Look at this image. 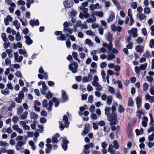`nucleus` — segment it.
Wrapping results in <instances>:
<instances>
[{"mask_svg": "<svg viewBox=\"0 0 154 154\" xmlns=\"http://www.w3.org/2000/svg\"><path fill=\"white\" fill-rule=\"evenodd\" d=\"M8 143L2 141H0V146H8Z\"/></svg>", "mask_w": 154, "mask_h": 154, "instance_id": "nucleus-38", "label": "nucleus"}, {"mask_svg": "<svg viewBox=\"0 0 154 154\" xmlns=\"http://www.w3.org/2000/svg\"><path fill=\"white\" fill-rule=\"evenodd\" d=\"M4 45L5 48L7 49L8 47L10 46V44L9 42H8V43L7 42H5L4 44Z\"/></svg>", "mask_w": 154, "mask_h": 154, "instance_id": "nucleus-62", "label": "nucleus"}, {"mask_svg": "<svg viewBox=\"0 0 154 154\" xmlns=\"http://www.w3.org/2000/svg\"><path fill=\"white\" fill-rule=\"evenodd\" d=\"M154 138V133H152V134L149 136L148 139L149 141H152L153 140Z\"/></svg>", "mask_w": 154, "mask_h": 154, "instance_id": "nucleus-45", "label": "nucleus"}, {"mask_svg": "<svg viewBox=\"0 0 154 154\" xmlns=\"http://www.w3.org/2000/svg\"><path fill=\"white\" fill-rule=\"evenodd\" d=\"M107 103L109 105H110L112 102V97L111 96H109L107 97Z\"/></svg>", "mask_w": 154, "mask_h": 154, "instance_id": "nucleus-27", "label": "nucleus"}, {"mask_svg": "<svg viewBox=\"0 0 154 154\" xmlns=\"http://www.w3.org/2000/svg\"><path fill=\"white\" fill-rule=\"evenodd\" d=\"M80 10L83 13L80 12L79 15V17L82 19H83L84 17L87 18L89 17L90 15L88 13V9L84 7L80 6L79 7Z\"/></svg>", "mask_w": 154, "mask_h": 154, "instance_id": "nucleus-2", "label": "nucleus"}, {"mask_svg": "<svg viewBox=\"0 0 154 154\" xmlns=\"http://www.w3.org/2000/svg\"><path fill=\"white\" fill-rule=\"evenodd\" d=\"M57 39L58 40H64L66 39V37L65 34H63L60 36L58 37L57 38Z\"/></svg>", "mask_w": 154, "mask_h": 154, "instance_id": "nucleus-21", "label": "nucleus"}, {"mask_svg": "<svg viewBox=\"0 0 154 154\" xmlns=\"http://www.w3.org/2000/svg\"><path fill=\"white\" fill-rule=\"evenodd\" d=\"M112 145L111 144H110L109 145V147L108 149V152H110L111 154H112L113 153V152H115V150H112Z\"/></svg>", "mask_w": 154, "mask_h": 154, "instance_id": "nucleus-25", "label": "nucleus"}, {"mask_svg": "<svg viewBox=\"0 0 154 154\" xmlns=\"http://www.w3.org/2000/svg\"><path fill=\"white\" fill-rule=\"evenodd\" d=\"M143 41V39L140 37H138L136 41L137 43L139 44H141Z\"/></svg>", "mask_w": 154, "mask_h": 154, "instance_id": "nucleus-44", "label": "nucleus"}, {"mask_svg": "<svg viewBox=\"0 0 154 154\" xmlns=\"http://www.w3.org/2000/svg\"><path fill=\"white\" fill-rule=\"evenodd\" d=\"M63 142L62 148L64 151H66L67 149V144L69 143V141L67 139H64L63 140Z\"/></svg>", "mask_w": 154, "mask_h": 154, "instance_id": "nucleus-5", "label": "nucleus"}, {"mask_svg": "<svg viewBox=\"0 0 154 154\" xmlns=\"http://www.w3.org/2000/svg\"><path fill=\"white\" fill-rule=\"evenodd\" d=\"M148 121V119L146 117H145L143 118L142 124L143 126L145 127L147 126V122Z\"/></svg>", "mask_w": 154, "mask_h": 154, "instance_id": "nucleus-10", "label": "nucleus"}, {"mask_svg": "<svg viewBox=\"0 0 154 154\" xmlns=\"http://www.w3.org/2000/svg\"><path fill=\"white\" fill-rule=\"evenodd\" d=\"M23 99L19 97H17L14 98V100L17 103H20Z\"/></svg>", "mask_w": 154, "mask_h": 154, "instance_id": "nucleus-46", "label": "nucleus"}, {"mask_svg": "<svg viewBox=\"0 0 154 154\" xmlns=\"http://www.w3.org/2000/svg\"><path fill=\"white\" fill-rule=\"evenodd\" d=\"M68 119L67 116L66 115H64L63 117V121L65 124V125H68V127L69 122H68Z\"/></svg>", "mask_w": 154, "mask_h": 154, "instance_id": "nucleus-17", "label": "nucleus"}, {"mask_svg": "<svg viewBox=\"0 0 154 154\" xmlns=\"http://www.w3.org/2000/svg\"><path fill=\"white\" fill-rule=\"evenodd\" d=\"M150 92L151 94L154 95V87L152 86L150 87Z\"/></svg>", "mask_w": 154, "mask_h": 154, "instance_id": "nucleus-63", "label": "nucleus"}, {"mask_svg": "<svg viewBox=\"0 0 154 154\" xmlns=\"http://www.w3.org/2000/svg\"><path fill=\"white\" fill-rule=\"evenodd\" d=\"M48 107H47V109L49 111H51V107L53 106V104L51 101H49L48 103Z\"/></svg>", "mask_w": 154, "mask_h": 154, "instance_id": "nucleus-30", "label": "nucleus"}, {"mask_svg": "<svg viewBox=\"0 0 154 154\" xmlns=\"http://www.w3.org/2000/svg\"><path fill=\"white\" fill-rule=\"evenodd\" d=\"M89 129L84 128V130L83 131L82 133V134L83 135L85 134H87L89 132Z\"/></svg>", "mask_w": 154, "mask_h": 154, "instance_id": "nucleus-59", "label": "nucleus"}, {"mask_svg": "<svg viewBox=\"0 0 154 154\" xmlns=\"http://www.w3.org/2000/svg\"><path fill=\"white\" fill-rule=\"evenodd\" d=\"M62 98L63 102L64 103L68 100V97L66 94V91L64 90L61 91Z\"/></svg>", "mask_w": 154, "mask_h": 154, "instance_id": "nucleus-4", "label": "nucleus"}, {"mask_svg": "<svg viewBox=\"0 0 154 154\" xmlns=\"http://www.w3.org/2000/svg\"><path fill=\"white\" fill-rule=\"evenodd\" d=\"M149 85L147 83H145L143 85V90L145 91H146Z\"/></svg>", "mask_w": 154, "mask_h": 154, "instance_id": "nucleus-47", "label": "nucleus"}, {"mask_svg": "<svg viewBox=\"0 0 154 154\" xmlns=\"http://www.w3.org/2000/svg\"><path fill=\"white\" fill-rule=\"evenodd\" d=\"M92 125H93V128L94 130H96L98 129V124L97 122H93Z\"/></svg>", "mask_w": 154, "mask_h": 154, "instance_id": "nucleus-34", "label": "nucleus"}, {"mask_svg": "<svg viewBox=\"0 0 154 154\" xmlns=\"http://www.w3.org/2000/svg\"><path fill=\"white\" fill-rule=\"evenodd\" d=\"M52 100L53 102L55 103V107H58L59 105V102L57 98L53 97L52 98Z\"/></svg>", "mask_w": 154, "mask_h": 154, "instance_id": "nucleus-19", "label": "nucleus"}, {"mask_svg": "<svg viewBox=\"0 0 154 154\" xmlns=\"http://www.w3.org/2000/svg\"><path fill=\"white\" fill-rule=\"evenodd\" d=\"M59 123L60 125L59 128L60 129L61 131H63L64 128L66 127V128L68 127V125H63L62 123V122L61 121H59Z\"/></svg>", "mask_w": 154, "mask_h": 154, "instance_id": "nucleus-20", "label": "nucleus"}, {"mask_svg": "<svg viewBox=\"0 0 154 154\" xmlns=\"http://www.w3.org/2000/svg\"><path fill=\"white\" fill-rule=\"evenodd\" d=\"M84 149L83 151V152L85 154H88L90 153V151L88 150L89 149V146L88 145H85L84 146Z\"/></svg>", "mask_w": 154, "mask_h": 154, "instance_id": "nucleus-11", "label": "nucleus"}, {"mask_svg": "<svg viewBox=\"0 0 154 154\" xmlns=\"http://www.w3.org/2000/svg\"><path fill=\"white\" fill-rule=\"evenodd\" d=\"M107 65L106 63L105 62H103L101 63L100 65V67L101 68L103 69L106 67Z\"/></svg>", "mask_w": 154, "mask_h": 154, "instance_id": "nucleus-57", "label": "nucleus"}, {"mask_svg": "<svg viewBox=\"0 0 154 154\" xmlns=\"http://www.w3.org/2000/svg\"><path fill=\"white\" fill-rule=\"evenodd\" d=\"M16 76L19 78H23V77L20 71H18L15 74Z\"/></svg>", "mask_w": 154, "mask_h": 154, "instance_id": "nucleus-54", "label": "nucleus"}, {"mask_svg": "<svg viewBox=\"0 0 154 154\" xmlns=\"http://www.w3.org/2000/svg\"><path fill=\"white\" fill-rule=\"evenodd\" d=\"M134 103L132 100V98L129 97L128 103V106H133Z\"/></svg>", "mask_w": 154, "mask_h": 154, "instance_id": "nucleus-23", "label": "nucleus"}, {"mask_svg": "<svg viewBox=\"0 0 154 154\" xmlns=\"http://www.w3.org/2000/svg\"><path fill=\"white\" fill-rule=\"evenodd\" d=\"M30 115L31 119H33L34 120H36L38 118V115L34 112H30Z\"/></svg>", "mask_w": 154, "mask_h": 154, "instance_id": "nucleus-15", "label": "nucleus"}, {"mask_svg": "<svg viewBox=\"0 0 154 154\" xmlns=\"http://www.w3.org/2000/svg\"><path fill=\"white\" fill-rule=\"evenodd\" d=\"M6 152L8 154H14V152L13 150L8 149L6 151Z\"/></svg>", "mask_w": 154, "mask_h": 154, "instance_id": "nucleus-64", "label": "nucleus"}, {"mask_svg": "<svg viewBox=\"0 0 154 154\" xmlns=\"http://www.w3.org/2000/svg\"><path fill=\"white\" fill-rule=\"evenodd\" d=\"M105 114L107 116L108 120L109 121L111 122L109 123L111 125H116L118 122L117 119V115L115 112H112L110 115V108L107 107L105 109Z\"/></svg>", "mask_w": 154, "mask_h": 154, "instance_id": "nucleus-1", "label": "nucleus"}, {"mask_svg": "<svg viewBox=\"0 0 154 154\" xmlns=\"http://www.w3.org/2000/svg\"><path fill=\"white\" fill-rule=\"evenodd\" d=\"M135 71L137 74L139 75L140 74V69L138 66H135L134 68Z\"/></svg>", "mask_w": 154, "mask_h": 154, "instance_id": "nucleus-52", "label": "nucleus"}, {"mask_svg": "<svg viewBox=\"0 0 154 154\" xmlns=\"http://www.w3.org/2000/svg\"><path fill=\"white\" fill-rule=\"evenodd\" d=\"M113 147L116 149H119V143L116 140H115L113 141Z\"/></svg>", "mask_w": 154, "mask_h": 154, "instance_id": "nucleus-28", "label": "nucleus"}, {"mask_svg": "<svg viewBox=\"0 0 154 154\" xmlns=\"http://www.w3.org/2000/svg\"><path fill=\"white\" fill-rule=\"evenodd\" d=\"M24 94L23 91H20L19 93L18 97L23 99L24 97Z\"/></svg>", "mask_w": 154, "mask_h": 154, "instance_id": "nucleus-51", "label": "nucleus"}, {"mask_svg": "<svg viewBox=\"0 0 154 154\" xmlns=\"http://www.w3.org/2000/svg\"><path fill=\"white\" fill-rule=\"evenodd\" d=\"M23 108L21 106L18 108L17 110V113L19 115L21 114L23 111Z\"/></svg>", "mask_w": 154, "mask_h": 154, "instance_id": "nucleus-36", "label": "nucleus"}, {"mask_svg": "<svg viewBox=\"0 0 154 154\" xmlns=\"http://www.w3.org/2000/svg\"><path fill=\"white\" fill-rule=\"evenodd\" d=\"M115 16L114 13L112 12L110 15V16L108 18L107 20V21L108 23H110L115 18Z\"/></svg>", "mask_w": 154, "mask_h": 154, "instance_id": "nucleus-9", "label": "nucleus"}, {"mask_svg": "<svg viewBox=\"0 0 154 154\" xmlns=\"http://www.w3.org/2000/svg\"><path fill=\"white\" fill-rule=\"evenodd\" d=\"M24 38L26 39L25 42L28 45H30L32 43V40L31 39L29 36L28 35H25L24 36Z\"/></svg>", "mask_w": 154, "mask_h": 154, "instance_id": "nucleus-8", "label": "nucleus"}, {"mask_svg": "<svg viewBox=\"0 0 154 154\" xmlns=\"http://www.w3.org/2000/svg\"><path fill=\"white\" fill-rule=\"evenodd\" d=\"M143 56L147 58L151 57L150 53L148 51H146V52L143 55Z\"/></svg>", "mask_w": 154, "mask_h": 154, "instance_id": "nucleus-42", "label": "nucleus"}, {"mask_svg": "<svg viewBox=\"0 0 154 154\" xmlns=\"http://www.w3.org/2000/svg\"><path fill=\"white\" fill-rule=\"evenodd\" d=\"M143 11L144 13L146 14H149L150 13V9L148 7H146L144 8Z\"/></svg>", "mask_w": 154, "mask_h": 154, "instance_id": "nucleus-33", "label": "nucleus"}, {"mask_svg": "<svg viewBox=\"0 0 154 154\" xmlns=\"http://www.w3.org/2000/svg\"><path fill=\"white\" fill-rule=\"evenodd\" d=\"M85 42L86 44L90 46H92L93 45V44L91 41L88 39H86Z\"/></svg>", "mask_w": 154, "mask_h": 154, "instance_id": "nucleus-29", "label": "nucleus"}, {"mask_svg": "<svg viewBox=\"0 0 154 154\" xmlns=\"http://www.w3.org/2000/svg\"><path fill=\"white\" fill-rule=\"evenodd\" d=\"M131 7L133 9H135L137 7V3L135 2H133L131 4Z\"/></svg>", "mask_w": 154, "mask_h": 154, "instance_id": "nucleus-53", "label": "nucleus"}, {"mask_svg": "<svg viewBox=\"0 0 154 154\" xmlns=\"http://www.w3.org/2000/svg\"><path fill=\"white\" fill-rule=\"evenodd\" d=\"M45 97L48 99H49L52 97V94L50 91H49L46 94Z\"/></svg>", "mask_w": 154, "mask_h": 154, "instance_id": "nucleus-35", "label": "nucleus"}, {"mask_svg": "<svg viewBox=\"0 0 154 154\" xmlns=\"http://www.w3.org/2000/svg\"><path fill=\"white\" fill-rule=\"evenodd\" d=\"M137 17L140 20H143L146 17L145 15L142 13H139L137 14Z\"/></svg>", "mask_w": 154, "mask_h": 154, "instance_id": "nucleus-14", "label": "nucleus"}, {"mask_svg": "<svg viewBox=\"0 0 154 154\" xmlns=\"http://www.w3.org/2000/svg\"><path fill=\"white\" fill-rule=\"evenodd\" d=\"M73 2L72 0H67L63 2V5L65 8H71L73 5Z\"/></svg>", "mask_w": 154, "mask_h": 154, "instance_id": "nucleus-3", "label": "nucleus"}, {"mask_svg": "<svg viewBox=\"0 0 154 154\" xmlns=\"http://www.w3.org/2000/svg\"><path fill=\"white\" fill-rule=\"evenodd\" d=\"M72 55L75 60L78 61L79 63H80V60L77 58L78 54L77 52H73L72 53Z\"/></svg>", "mask_w": 154, "mask_h": 154, "instance_id": "nucleus-24", "label": "nucleus"}, {"mask_svg": "<svg viewBox=\"0 0 154 154\" xmlns=\"http://www.w3.org/2000/svg\"><path fill=\"white\" fill-rule=\"evenodd\" d=\"M136 103L138 109L141 106L142 103V99L139 97H137L136 99Z\"/></svg>", "mask_w": 154, "mask_h": 154, "instance_id": "nucleus-6", "label": "nucleus"}, {"mask_svg": "<svg viewBox=\"0 0 154 154\" xmlns=\"http://www.w3.org/2000/svg\"><path fill=\"white\" fill-rule=\"evenodd\" d=\"M115 58V56L113 54H111L109 55L107 57V60H112V59H114Z\"/></svg>", "mask_w": 154, "mask_h": 154, "instance_id": "nucleus-26", "label": "nucleus"}, {"mask_svg": "<svg viewBox=\"0 0 154 154\" xmlns=\"http://www.w3.org/2000/svg\"><path fill=\"white\" fill-rule=\"evenodd\" d=\"M16 39L17 41H19L21 39V36L20 35L19 32H17L16 35Z\"/></svg>", "mask_w": 154, "mask_h": 154, "instance_id": "nucleus-43", "label": "nucleus"}, {"mask_svg": "<svg viewBox=\"0 0 154 154\" xmlns=\"http://www.w3.org/2000/svg\"><path fill=\"white\" fill-rule=\"evenodd\" d=\"M42 105L43 107L47 108L48 101L46 99H45L42 101Z\"/></svg>", "mask_w": 154, "mask_h": 154, "instance_id": "nucleus-32", "label": "nucleus"}, {"mask_svg": "<svg viewBox=\"0 0 154 154\" xmlns=\"http://www.w3.org/2000/svg\"><path fill=\"white\" fill-rule=\"evenodd\" d=\"M86 34L88 35H95V34H94V32L88 30L86 32Z\"/></svg>", "mask_w": 154, "mask_h": 154, "instance_id": "nucleus-48", "label": "nucleus"}, {"mask_svg": "<svg viewBox=\"0 0 154 154\" xmlns=\"http://www.w3.org/2000/svg\"><path fill=\"white\" fill-rule=\"evenodd\" d=\"M93 101V96L92 95H89L88 100V102L91 103Z\"/></svg>", "mask_w": 154, "mask_h": 154, "instance_id": "nucleus-58", "label": "nucleus"}, {"mask_svg": "<svg viewBox=\"0 0 154 154\" xmlns=\"http://www.w3.org/2000/svg\"><path fill=\"white\" fill-rule=\"evenodd\" d=\"M135 50L137 51L140 52V53H141L142 48L140 45H138L136 47Z\"/></svg>", "mask_w": 154, "mask_h": 154, "instance_id": "nucleus-39", "label": "nucleus"}, {"mask_svg": "<svg viewBox=\"0 0 154 154\" xmlns=\"http://www.w3.org/2000/svg\"><path fill=\"white\" fill-rule=\"evenodd\" d=\"M12 120L14 123H16L19 120V119L18 117L14 116Z\"/></svg>", "mask_w": 154, "mask_h": 154, "instance_id": "nucleus-61", "label": "nucleus"}, {"mask_svg": "<svg viewBox=\"0 0 154 154\" xmlns=\"http://www.w3.org/2000/svg\"><path fill=\"white\" fill-rule=\"evenodd\" d=\"M125 110L124 108L121 105H119L118 108V111L120 113L123 112Z\"/></svg>", "mask_w": 154, "mask_h": 154, "instance_id": "nucleus-41", "label": "nucleus"}, {"mask_svg": "<svg viewBox=\"0 0 154 154\" xmlns=\"http://www.w3.org/2000/svg\"><path fill=\"white\" fill-rule=\"evenodd\" d=\"M147 64L146 63L141 64L140 67V69L142 70L145 69L147 67Z\"/></svg>", "mask_w": 154, "mask_h": 154, "instance_id": "nucleus-31", "label": "nucleus"}, {"mask_svg": "<svg viewBox=\"0 0 154 154\" xmlns=\"http://www.w3.org/2000/svg\"><path fill=\"white\" fill-rule=\"evenodd\" d=\"M69 68L73 73H75L77 72V67H73L72 64H70L69 65Z\"/></svg>", "mask_w": 154, "mask_h": 154, "instance_id": "nucleus-13", "label": "nucleus"}, {"mask_svg": "<svg viewBox=\"0 0 154 154\" xmlns=\"http://www.w3.org/2000/svg\"><path fill=\"white\" fill-rule=\"evenodd\" d=\"M112 35L110 33H109L107 35L108 40L109 42H111L112 41Z\"/></svg>", "mask_w": 154, "mask_h": 154, "instance_id": "nucleus-55", "label": "nucleus"}, {"mask_svg": "<svg viewBox=\"0 0 154 154\" xmlns=\"http://www.w3.org/2000/svg\"><path fill=\"white\" fill-rule=\"evenodd\" d=\"M132 36H126L125 37V41L127 42L128 43H129L130 42V41L131 40V38Z\"/></svg>", "mask_w": 154, "mask_h": 154, "instance_id": "nucleus-56", "label": "nucleus"}, {"mask_svg": "<svg viewBox=\"0 0 154 154\" xmlns=\"http://www.w3.org/2000/svg\"><path fill=\"white\" fill-rule=\"evenodd\" d=\"M11 104L8 107V110L11 111L12 110V108L15 107L16 104L15 102L13 101H11Z\"/></svg>", "mask_w": 154, "mask_h": 154, "instance_id": "nucleus-16", "label": "nucleus"}, {"mask_svg": "<svg viewBox=\"0 0 154 154\" xmlns=\"http://www.w3.org/2000/svg\"><path fill=\"white\" fill-rule=\"evenodd\" d=\"M97 123L98 125H100L101 126H104L105 124V122L103 120H101L98 122H97Z\"/></svg>", "mask_w": 154, "mask_h": 154, "instance_id": "nucleus-49", "label": "nucleus"}, {"mask_svg": "<svg viewBox=\"0 0 154 154\" xmlns=\"http://www.w3.org/2000/svg\"><path fill=\"white\" fill-rule=\"evenodd\" d=\"M1 37L4 42H6L8 41V38L6 37V34L5 33H2Z\"/></svg>", "mask_w": 154, "mask_h": 154, "instance_id": "nucleus-22", "label": "nucleus"}, {"mask_svg": "<svg viewBox=\"0 0 154 154\" xmlns=\"http://www.w3.org/2000/svg\"><path fill=\"white\" fill-rule=\"evenodd\" d=\"M6 52L8 54L10 58L11 57L13 56V54L11 53L12 51L10 49H7L6 51Z\"/></svg>", "mask_w": 154, "mask_h": 154, "instance_id": "nucleus-37", "label": "nucleus"}, {"mask_svg": "<svg viewBox=\"0 0 154 154\" xmlns=\"http://www.w3.org/2000/svg\"><path fill=\"white\" fill-rule=\"evenodd\" d=\"M28 112L27 111H25L23 114L20 116V119H24L27 117Z\"/></svg>", "mask_w": 154, "mask_h": 154, "instance_id": "nucleus-18", "label": "nucleus"}, {"mask_svg": "<svg viewBox=\"0 0 154 154\" xmlns=\"http://www.w3.org/2000/svg\"><path fill=\"white\" fill-rule=\"evenodd\" d=\"M146 79L148 81L150 82H152L153 80V78L151 76H146Z\"/></svg>", "mask_w": 154, "mask_h": 154, "instance_id": "nucleus-60", "label": "nucleus"}, {"mask_svg": "<svg viewBox=\"0 0 154 154\" xmlns=\"http://www.w3.org/2000/svg\"><path fill=\"white\" fill-rule=\"evenodd\" d=\"M92 18H91L87 19L86 20V22H87L88 23H91L96 21V20L95 16L94 15L92 14Z\"/></svg>", "mask_w": 154, "mask_h": 154, "instance_id": "nucleus-12", "label": "nucleus"}, {"mask_svg": "<svg viewBox=\"0 0 154 154\" xmlns=\"http://www.w3.org/2000/svg\"><path fill=\"white\" fill-rule=\"evenodd\" d=\"M42 88L43 89V90H44V91H46L47 90V88L46 87L45 83V82L42 81Z\"/></svg>", "mask_w": 154, "mask_h": 154, "instance_id": "nucleus-50", "label": "nucleus"}, {"mask_svg": "<svg viewBox=\"0 0 154 154\" xmlns=\"http://www.w3.org/2000/svg\"><path fill=\"white\" fill-rule=\"evenodd\" d=\"M1 93L4 95L8 94H9V91L7 88H6L4 91L2 90L1 91Z\"/></svg>", "mask_w": 154, "mask_h": 154, "instance_id": "nucleus-40", "label": "nucleus"}, {"mask_svg": "<svg viewBox=\"0 0 154 154\" xmlns=\"http://www.w3.org/2000/svg\"><path fill=\"white\" fill-rule=\"evenodd\" d=\"M137 30V29L134 28H133L130 30H128V32L129 34H132L133 36L134 37H137V36L138 34L136 32V31Z\"/></svg>", "mask_w": 154, "mask_h": 154, "instance_id": "nucleus-7", "label": "nucleus"}]
</instances>
